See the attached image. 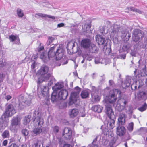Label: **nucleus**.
Listing matches in <instances>:
<instances>
[{
    "label": "nucleus",
    "mask_w": 147,
    "mask_h": 147,
    "mask_svg": "<svg viewBox=\"0 0 147 147\" xmlns=\"http://www.w3.org/2000/svg\"><path fill=\"white\" fill-rule=\"evenodd\" d=\"M59 128L57 126H55L54 128V131L56 132H58L59 131Z\"/></svg>",
    "instance_id": "50"
},
{
    "label": "nucleus",
    "mask_w": 147,
    "mask_h": 147,
    "mask_svg": "<svg viewBox=\"0 0 147 147\" xmlns=\"http://www.w3.org/2000/svg\"><path fill=\"white\" fill-rule=\"evenodd\" d=\"M34 121L38 123V128L34 129L33 131V132L36 135H37L42 131L41 127L44 123V120L43 119L38 116L35 118Z\"/></svg>",
    "instance_id": "8"
},
{
    "label": "nucleus",
    "mask_w": 147,
    "mask_h": 147,
    "mask_svg": "<svg viewBox=\"0 0 147 147\" xmlns=\"http://www.w3.org/2000/svg\"><path fill=\"white\" fill-rule=\"evenodd\" d=\"M130 45H125L123 46L122 49L124 51H127L129 48Z\"/></svg>",
    "instance_id": "46"
},
{
    "label": "nucleus",
    "mask_w": 147,
    "mask_h": 147,
    "mask_svg": "<svg viewBox=\"0 0 147 147\" xmlns=\"http://www.w3.org/2000/svg\"><path fill=\"white\" fill-rule=\"evenodd\" d=\"M103 109V107L99 105L94 106L92 107V110L98 113H101Z\"/></svg>",
    "instance_id": "25"
},
{
    "label": "nucleus",
    "mask_w": 147,
    "mask_h": 147,
    "mask_svg": "<svg viewBox=\"0 0 147 147\" xmlns=\"http://www.w3.org/2000/svg\"><path fill=\"white\" fill-rule=\"evenodd\" d=\"M3 80V75L0 74V82H1Z\"/></svg>",
    "instance_id": "58"
},
{
    "label": "nucleus",
    "mask_w": 147,
    "mask_h": 147,
    "mask_svg": "<svg viewBox=\"0 0 147 147\" xmlns=\"http://www.w3.org/2000/svg\"><path fill=\"white\" fill-rule=\"evenodd\" d=\"M126 132L125 128L122 125L118 126L116 128V133L120 136H123Z\"/></svg>",
    "instance_id": "17"
},
{
    "label": "nucleus",
    "mask_w": 147,
    "mask_h": 147,
    "mask_svg": "<svg viewBox=\"0 0 147 147\" xmlns=\"http://www.w3.org/2000/svg\"><path fill=\"white\" fill-rule=\"evenodd\" d=\"M146 138V140L147 141V134H146L144 137V139Z\"/></svg>",
    "instance_id": "64"
},
{
    "label": "nucleus",
    "mask_w": 147,
    "mask_h": 147,
    "mask_svg": "<svg viewBox=\"0 0 147 147\" xmlns=\"http://www.w3.org/2000/svg\"><path fill=\"white\" fill-rule=\"evenodd\" d=\"M58 99V95L57 96V93L55 92H53L51 95V101L53 102H56Z\"/></svg>",
    "instance_id": "33"
},
{
    "label": "nucleus",
    "mask_w": 147,
    "mask_h": 147,
    "mask_svg": "<svg viewBox=\"0 0 147 147\" xmlns=\"http://www.w3.org/2000/svg\"><path fill=\"white\" fill-rule=\"evenodd\" d=\"M35 147H38V143H37L35 144Z\"/></svg>",
    "instance_id": "63"
},
{
    "label": "nucleus",
    "mask_w": 147,
    "mask_h": 147,
    "mask_svg": "<svg viewBox=\"0 0 147 147\" xmlns=\"http://www.w3.org/2000/svg\"><path fill=\"white\" fill-rule=\"evenodd\" d=\"M109 84H110V85H112L114 82H113V81L112 80H110L109 81Z\"/></svg>",
    "instance_id": "60"
},
{
    "label": "nucleus",
    "mask_w": 147,
    "mask_h": 147,
    "mask_svg": "<svg viewBox=\"0 0 147 147\" xmlns=\"http://www.w3.org/2000/svg\"><path fill=\"white\" fill-rule=\"evenodd\" d=\"M97 140H101V136L100 135L96 137V140L95 139L94 140L92 144V145H89L87 147H98L97 144L96 142V141ZM83 147H85L84 146Z\"/></svg>",
    "instance_id": "28"
},
{
    "label": "nucleus",
    "mask_w": 147,
    "mask_h": 147,
    "mask_svg": "<svg viewBox=\"0 0 147 147\" xmlns=\"http://www.w3.org/2000/svg\"><path fill=\"white\" fill-rule=\"evenodd\" d=\"M116 97L115 96V93L112 94L111 96H109L107 97V99L104 100L103 101L106 103L105 104V113L109 118H115L113 112L111 108V106L109 104H113L114 106V103L116 99Z\"/></svg>",
    "instance_id": "1"
},
{
    "label": "nucleus",
    "mask_w": 147,
    "mask_h": 147,
    "mask_svg": "<svg viewBox=\"0 0 147 147\" xmlns=\"http://www.w3.org/2000/svg\"><path fill=\"white\" fill-rule=\"evenodd\" d=\"M96 42L99 45H107L108 40L102 36L100 35H97L95 37Z\"/></svg>",
    "instance_id": "12"
},
{
    "label": "nucleus",
    "mask_w": 147,
    "mask_h": 147,
    "mask_svg": "<svg viewBox=\"0 0 147 147\" xmlns=\"http://www.w3.org/2000/svg\"><path fill=\"white\" fill-rule=\"evenodd\" d=\"M109 24L108 25H105L104 26H102L100 28V33L102 34L103 35L104 34H106L108 33L109 28V27L111 26L110 23L109 22Z\"/></svg>",
    "instance_id": "21"
},
{
    "label": "nucleus",
    "mask_w": 147,
    "mask_h": 147,
    "mask_svg": "<svg viewBox=\"0 0 147 147\" xmlns=\"http://www.w3.org/2000/svg\"><path fill=\"white\" fill-rule=\"evenodd\" d=\"M17 13L19 17L21 18L24 16L23 11L19 8H18L17 9Z\"/></svg>",
    "instance_id": "41"
},
{
    "label": "nucleus",
    "mask_w": 147,
    "mask_h": 147,
    "mask_svg": "<svg viewBox=\"0 0 147 147\" xmlns=\"http://www.w3.org/2000/svg\"><path fill=\"white\" fill-rule=\"evenodd\" d=\"M89 95V92L88 90H83L81 92V96L82 98L84 99L88 98Z\"/></svg>",
    "instance_id": "31"
},
{
    "label": "nucleus",
    "mask_w": 147,
    "mask_h": 147,
    "mask_svg": "<svg viewBox=\"0 0 147 147\" xmlns=\"http://www.w3.org/2000/svg\"><path fill=\"white\" fill-rule=\"evenodd\" d=\"M134 124L133 122L129 123L128 125L127 128V130L130 132H131L133 130Z\"/></svg>",
    "instance_id": "39"
},
{
    "label": "nucleus",
    "mask_w": 147,
    "mask_h": 147,
    "mask_svg": "<svg viewBox=\"0 0 147 147\" xmlns=\"http://www.w3.org/2000/svg\"><path fill=\"white\" fill-rule=\"evenodd\" d=\"M63 147H72L71 146L68 144H65Z\"/></svg>",
    "instance_id": "54"
},
{
    "label": "nucleus",
    "mask_w": 147,
    "mask_h": 147,
    "mask_svg": "<svg viewBox=\"0 0 147 147\" xmlns=\"http://www.w3.org/2000/svg\"><path fill=\"white\" fill-rule=\"evenodd\" d=\"M44 49L43 45L41 44H39L38 47L36 49V51L38 52V54L40 55V57L41 59L43 60L44 62H46L47 59L48 58L47 57V54L45 53L44 52L41 53Z\"/></svg>",
    "instance_id": "10"
},
{
    "label": "nucleus",
    "mask_w": 147,
    "mask_h": 147,
    "mask_svg": "<svg viewBox=\"0 0 147 147\" xmlns=\"http://www.w3.org/2000/svg\"><path fill=\"white\" fill-rule=\"evenodd\" d=\"M108 128L106 127L105 125H102L101 127V129L102 130V133L105 135H108L109 137L112 138V140L109 144L110 147H113L112 146L116 141L117 138L113 137V134L112 130L110 129H108Z\"/></svg>",
    "instance_id": "6"
},
{
    "label": "nucleus",
    "mask_w": 147,
    "mask_h": 147,
    "mask_svg": "<svg viewBox=\"0 0 147 147\" xmlns=\"http://www.w3.org/2000/svg\"><path fill=\"white\" fill-rule=\"evenodd\" d=\"M111 30L110 31V35L111 38H116L118 36V28L115 25L111 27Z\"/></svg>",
    "instance_id": "14"
},
{
    "label": "nucleus",
    "mask_w": 147,
    "mask_h": 147,
    "mask_svg": "<svg viewBox=\"0 0 147 147\" xmlns=\"http://www.w3.org/2000/svg\"><path fill=\"white\" fill-rule=\"evenodd\" d=\"M30 116L28 115L27 116H25L23 120V124L25 125H26L30 121Z\"/></svg>",
    "instance_id": "37"
},
{
    "label": "nucleus",
    "mask_w": 147,
    "mask_h": 147,
    "mask_svg": "<svg viewBox=\"0 0 147 147\" xmlns=\"http://www.w3.org/2000/svg\"><path fill=\"white\" fill-rule=\"evenodd\" d=\"M49 79L50 80L48 83V86H50L52 85L55 82V79L52 77H50L48 79Z\"/></svg>",
    "instance_id": "40"
},
{
    "label": "nucleus",
    "mask_w": 147,
    "mask_h": 147,
    "mask_svg": "<svg viewBox=\"0 0 147 147\" xmlns=\"http://www.w3.org/2000/svg\"><path fill=\"white\" fill-rule=\"evenodd\" d=\"M7 143L8 141L7 140H5L3 141L2 144L4 146H6L7 145Z\"/></svg>",
    "instance_id": "52"
},
{
    "label": "nucleus",
    "mask_w": 147,
    "mask_h": 147,
    "mask_svg": "<svg viewBox=\"0 0 147 147\" xmlns=\"http://www.w3.org/2000/svg\"><path fill=\"white\" fill-rule=\"evenodd\" d=\"M102 60H103V59H98V58H96L95 61V63L96 64H98V63L102 64L104 62L103 61H101Z\"/></svg>",
    "instance_id": "45"
},
{
    "label": "nucleus",
    "mask_w": 147,
    "mask_h": 147,
    "mask_svg": "<svg viewBox=\"0 0 147 147\" xmlns=\"http://www.w3.org/2000/svg\"><path fill=\"white\" fill-rule=\"evenodd\" d=\"M16 113V111L13 105L9 104L7 106L5 112L2 115L1 119L4 121H8V117L12 116Z\"/></svg>",
    "instance_id": "4"
},
{
    "label": "nucleus",
    "mask_w": 147,
    "mask_h": 147,
    "mask_svg": "<svg viewBox=\"0 0 147 147\" xmlns=\"http://www.w3.org/2000/svg\"><path fill=\"white\" fill-rule=\"evenodd\" d=\"M54 40V38L52 37H49L48 38V41L46 43L47 45H49Z\"/></svg>",
    "instance_id": "44"
},
{
    "label": "nucleus",
    "mask_w": 147,
    "mask_h": 147,
    "mask_svg": "<svg viewBox=\"0 0 147 147\" xmlns=\"http://www.w3.org/2000/svg\"><path fill=\"white\" fill-rule=\"evenodd\" d=\"M82 47L84 48L88 49L90 51H92L93 52L97 51L98 49L94 44H91V41L89 39H84L83 40L81 43Z\"/></svg>",
    "instance_id": "5"
},
{
    "label": "nucleus",
    "mask_w": 147,
    "mask_h": 147,
    "mask_svg": "<svg viewBox=\"0 0 147 147\" xmlns=\"http://www.w3.org/2000/svg\"><path fill=\"white\" fill-rule=\"evenodd\" d=\"M125 114L121 115L118 119V120L119 123H121L122 125H123L125 123Z\"/></svg>",
    "instance_id": "32"
},
{
    "label": "nucleus",
    "mask_w": 147,
    "mask_h": 147,
    "mask_svg": "<svg viewBox=\"0 0 147 147\" xmlns=\"http://www.w3.org/2000/svg\"><path fill=\"white\" fill-rule=\"evenodd\" d=\"M41 88V94L43 97H46L47 100L46 104L47 105H49L50 103L48 99L49 97L48 96L49 87H47L45 86H42Z\"/></svg>",
    "instance_id": "13"
},
{
    "label": "nucleus",
    "mask_w": 147,
    "mask_h": 147,
    "mask_svg": "<svg viewBox=\"0 0 147 147\" xmlns=\"http://www.w3.org/2000/svg\"><path fill=\"white\" fill-rule=\"evenodd\" d=\"M7 121L2 120L1 118L0 119V132L2 131L7 126Z\"/></svg>",
    "instance_id": "26"
},
{
    "label": "nucleus",
    "mask_w": 147,
    "mask_h": 147,
    "mask_svg": "<svg viewBox=\"0 0 147 147\" xmlns=\"http://www.w3.org/2000/svg\"><path fill=\"white\" fill-rule=\"evenodd\" d=\"M23 134L25 136H27L28 134V131L26 129H23L22 130Z\"/></svg>",
    "instance_id": "48"
},
{
    "label": "nucleus",
    "mask_w": 147,
    "mask_h": 147,
    "mask_svg": "<svg viewBox=\"0 0 147 147\" xmlns=\"http://www.w3.org/2000/svg\"><path fill=\"white\" fill-rule=\"evenodd\" d=\"M72 131L71 129L67 127L64 128L62 134L63 136L66 139H69L71 137Z\"/></svg>",
    "instance_id": "15"
},
{
    "label": "nucleus",
    "mask_w": 147,
    "mask_h": 147,
    "mask_svg": "<svg viewBox=\"0 0 147 147\" xmlns=\"http://www.w3.org/2000/svg\"><path fill=\"white\" fill-rule=\"evenodd\" d=\"M88 128L87 127H85L84 128V133H86L88 131Z\"/></svg>",
    "instance_id": "55"
},
{
    "label": "nucleus",
    "mask_w": 147,
    "mask_h": 147,
    "mask_svg": "<svg viewBox=\"0 0 147 147\" xmlns=\"http://www.w3.org/2000/svg\"><path fill=\"white\" fill-rule=\"evenodd\" d=\"M130 35L129 32H124L123 35V40L126 41L128 40L129 38L130 37Z\"/></svg>",
    "instance_id": "36"
},
{
    "label": "nucleus",
    "mask_w": 147,
    "mask_h": 147,
    "mask_svg": "<svg viewBox=\"0 0 147 147\" xmlns=\"http://www.w3.org/2000/svg\"><path fill=\"white\" fill-rule=\"evenodd\" d=\"M1 136L3 138H9L10 136V133L8 130H5L2 133Z\"/></svg>",
    "instance_id": "34"
},
{
    "label": "nucleus",
    "mask_w": 147,
    "mask_h": 147,
    "mask_svg": "<svg viewBox=\"0 0 147 147\" xmlns=\"http://www.w3.org/2000/svg\"><path fill=\"white\" fill-rule=\"evenodd\" d=\"M60 45H59V47L57 49L55 53L53 51L56 45H54L50 48L48 52V58L49 59L58 60L62 57L64 49L62 47H61Z\"/></svg>",
    "instance_id": "2"
},
{
    "label": "nucleus",
    "mask_w": 147,
    "mask_h": 147,
    "mask_svg": "<svg viewBox=\"0 0 147 147\" xmlns=\"http://www.w3.org/2000/svg\"><path fill=\"white\" fill-rule=\"evenodd\" d=\"M12 98V96L9 95H7L5 97V99L7 100L8 101L10 100Z\"/></svg>",
    "instance_id": "51"
},
{
    "label": "nucleus",
    "mask_w": 147,
    "mask_h": 147,
    "mask_svg": "<svg viewBox=\"0 0 147 147\" xmlns=\"http://www.w3.org/2000/svg\"><path fill=\"white\" fill-rule=\"evenodd\" d=\"M20 119L17 117H13L11 121V125L10 127V129L12 131L16 130V127L19 126L20 124Z\"/></svg>",
    "instance_id": "11"
},
{
    "label": "nucleus",
    "mask_w": 147,
    "mask_h": 147,
    "mask_svg": "<svg viewBox=\"0 0 147 147\" xmlns=\"http://www.w3.org/2000/svg\"><path fill=\"white\" fill-rule=\"evenodd\" d=\"M31 103L30 101H19L18 107V109H22L24 108L27 105H29Z\"/></svg>",
    "instance_id": "20"
},
{
    "label": "nucleus",
    "mask_w": 147,
    "mask_h": 147,
    "mask_svg": "<svg viewBox=\"0 0 147 147\" xmlns=\"http://www.w3.org/2000/svg\"><path fill=\"white\" fill-rule=\"evenodd\" d=\"M126 112L129 114H131L132 112V108L131 107L129 106L127 108Z\"/></svg>",
    "instance_id": "47"
},
{
    "label": "nucleus",
    "mask_w": 147,
    "mask_h": 147,
    "mask_svg": "<svg viewBox=\"0 0 147 147\" xmlns=\"http://www.w3.org/2000/svg\"><path fill=\"white\" fill-rule=\"evenodd\" d=\"M35 63L34 62V63L31 65V68L32 69H34L35 68Z\"/></svg>",
    "instance_id": "57"
},
{
    "label": "nucleus",
    "mask_w": 147,
    "mask_h": 147,
    "mask_svg": "<svg viewBox=\"0 0 147 147\" xmlns=\"http://www.w3.org/2000/svg\"><path fill=\"white\" fill-rule=\"evenodd\" d=\"M58 95L59 99L65 100L68 95V92L65 89L61 90L59 92Z\"/></svg>",
    "instance_id": "16"
},
{
    "label": "nucleus",
    "mask_w": 147,
    "mask_h": 147,
    "mask_svg": "<svg viewBox=\"0 0 147 147\" xmlns=\"http://www.w3.org/2000/svg\"><path fill=\"white\" fill-rule=\"evenodd\" d=\"M79 112L78 110L76 109H70L69 111V114L71 118H74L76 117L78 115Z\"/></svg>",
    "instance_id": "23"
},
{
    "label": "nucleus",
    "mask_w": 147,
    "mask_h": 147,
    "mask_svg": "<svg viewBox=\"0 0 147 147\" xmlns=\"http://www.w3.org/2000/svg\"><path fill=\"white\" fill-rule=\"evenodd\" d=\"M64 26V23H59L57 25V26L58 27H63Z\"/></svg>",
    "instance_id": "53"
},
{
    "label": "nucleus",
    "mask_w": 147,
    "mask_h": 147,
    "mask_svg": "<svg viewBox=\"0 0 147 147\" xmlns=\"http://www.w3.org/2000/svg\"><path fill=\"white\" fill-rule=\"evenodd\" d=\"M9 147H17V146L16 144H13V146H11Z\"/></svg>",
    "instance_id": "62"
},
{
    "label": "nucleus",
    "mask_w": 147,
    "mask_h": 147,
    "mask_svg": "<svg viewBox=\"0 0 147 147\" xmlns=\"http://www.w3.org/2000/svg\"><path fill=\"white\" fill-rule=\"evenodd\" d=\"M147 107V105L145 103L142 106L138 108V110L140 111L143 112L146 110Z\"/></svg>",
    "instance_id": "42"
},
{
    "label": "nucleus",
    "mask_w": 147,
    "mask_h": 147,
    "mask_svg": "<svg viewBox=\"0 0 147 147\" xmlns=\"http://www.w3.org/2000/svg\"><path fill=\"white\" fill-rule=\"evenodd\" d=\"M9 39L11 42H15V43L17 44H19L20 43L19 38L17 35H10L9 36Z\"/></svg>",
    "instance_id": "24"
},
{
    "label": "nucleus",
    "mask_w": 147,
    "mask_h": 147,
    "mask_svg": "<svg viewBox=\"0 0 147 147\" xmlns=\"http://www.w3.org/2000/svg\"><path fill=\"white\" fill-rule=\"evenodd\" d=\"M91 95L92 99H94V101H97L100 100V98L99 96L96 94H95L94 95H93L92 94Z\"/></svg>",
    "instance_id": "43"
},
{
    "label": "nucleus",
    "mask_w": 147,
    "mask_h": 147,
    "mask_svg": "<svg viewBox=\"0 0 147 147\" xmlns=\"http://www.w3.org/2000/svg\"><path fill=\"white\" fill-rule=\"evenodd\" d=\"M7 63L6 62H3L1 61H0V69L2 67L6 66L7 65Z\"/></svg>",
    "instance_id": "49"
},
{
    "label": "nucleus",
    "mask_w": 147,
    "mask_h": 147,
    "mask_svg": "<svg viewBox=\"0 0 147 147\" xmlns=\"http://www.w3.org/2000/svg\"><path fill=\"white\" fill-rule=\"evenodd\" d=\"M140 30L138 29H135L133 33L132 38L133 40L136 42L138 41L140 36Z\"/></svg>",
    "instance_id": "19"
},
{
    "label": "nucleus",
    "mask_w": 147,
    "mask_h": 147,
    "mask_svg": "<svg viewBox=\"0 0 147 147\" xmlns=\"http://www.w3.org/2000/svg\"><path fill=\"white\" fill-rule=\"evenodd\" d=\"M48 71L49 68L48 66L43 65L41 67L36 75V76L38 78V83H40L43 81L48 80L51 76L50 74H48Z\"/></svg>",
    "instance_id": "3"
},
{
    "label": "nucleus",
    "mask_w": 147,
    "mask_h": 147,
    "mask_svg": "<svg viewBox=\"0 0 147 147\" xmlns=\"http://www.w3.org/2000/svg\"><path fill=\"white\" fill-rule=\"evenodd\" d=\"M113 91H114L115 92H116L117 93H119V94L120 93V92L119 90L118 89H115L113 90Z\"/></svg>",
    "instance_id": "56"
},
{
    "label": "nucleus",
    "mask_w": 147,
    "mask_h": 147,
    "mask_svg": "<svg viewBox=\"0 0 147 147\" xmlns=\"http://www.w3.org/2000/svg\"><path fill=\"white\" fill-rule=\"evenodd\" d=\"M80 91V88L76 87L75 89V91L71 94V96L69 99V105H71L74 104L77 100V98Z\"/></svg>",
    "instance_id": "7"
},
{
    "label": "nucleus",
    "mask_w": 147,
    "mask_h": 147,
    "mask_svg": "<svg viewBox=\"0 0 147 147\" xmlns=\"http://www.w3.org/2000/svg\"><path fill=\"white\" fill-rule=\"evenodd\" d=\"M138 97L139 99H145L146 98V93L144 92H140L138 94Z\"/></svg>",
    "instance_id": "35"
},
{
    "label": "nucleus",
    "mask_w": 147,
    "mask_h": 147,
    "mask_svg": "<svg viewBox=\"0 0 147 147\" xmlns=\"http://www.w3.org/2000/svg\"><path fill=\"white\" fill-rule=\"evenodd\" d=\"M115 118H109V122L107 123V127L111 130L112 129L115 127Z\"/></svg>",
    "instance_id": "22"
},
{
    "label": "nucleus",
    "mask_w": 147,
    "mask_h": 147,
    "mask_svg": "<svg viewBox=\"0 0 147 147\" xmlns=\"http://www.w3.org/2000/svg\"><path fill=\"white\" fill-rule=\"evenodd\" d=\"M71 43H69L67 45V50L69 49V46L70 45H71Z\"/></svg>",
    "instance_id": "61"
},
{
    "label": "nucleus",
    "mask_w": 147,
    "mask_h": 147,
    "mask_svg": "<svg viewBox=\"0 0 147 147\" xmlns=\"http://www.w3.org/2000/svg\"><path fill=\"white\" fill-rule=\"evenodd\" d=\"M89 57V56L88 55H87L86 56V59L87 60L90 61L92 59V58L91 57Z\"/></svg>",
    "instance_id": "59"
},
{
    "label": "nucleus",
    "mask_w": 147,
    "mask_h": 147,
    "mask_svg": "<svg viewBox=\"0 0 147 147\" xmlns=\"http://www.w3.org/2000/svg\"><path fill=\"white\" fill-rule=\"evenodd\" d=\"M35 16L36 18H38V16H40L42 17L45 18H46L47 17L49 18L52 19V20L55 19V17L53 16H51L50 15H48L42 13H36L35 14Z\"/></svg>",
    "instance_id": "27"
},
{
    "label": "nucleus",
    "mask_w": 147,
    "mask_h": 147,
    "mask_svg": "<svg viewBox=\"0 0 147 147\" xmlns=\"http://www.w3.org/2000/svg\"><path fill=\"white\" fill-rule=\"evenodd\" d=\"M137 81L135 80V78H133L132 79L131 77L129 76L127 77L126 81L125 83V86H124L123 83H122V85L123 88H125L126 87H128L130 85H131V87L132 88L134 86L135 88H137Z\"/></svg>",
    "instance_id": "9"
},
{
    "label": "nucleus",
    "mask_w": 147,
    "mask_h": 147,
    "mask_svg": "<svg viewBox=\"0 0 147 147\" xmlns=\"http://www.w3.org/2000/svg\"><path fill=\"white\" fill-rule=\"evenodd\" d=\"M63 86V84L61 83H57L52 87L54 92H55L61 88Z\"/></svg>",
    "instance_id": "29"
},
{
    "label": "nucleus",
    "mask_w": 147,
    "mask_h": 147,
    "mask_svg": "<svg viewBox=\"0 0 147 147\" xmlns=\"http://www.w3.org/2000/svg\"><path fill=\"white\" fill-rule=\"evenodd\" d=\"M82 27L83 31L87 32L90 30V26L89 24H85Z\"/></svg>",
    "instance_id": "38"
},
{
    "label": "nucleus",
    "mask_w": 147,
    "mask_h": 147,
    "mask_svg": "<svg viewBox=\"0 0 147 147\" xmlns=\"http://www.w3.org/2000/svg\"><path fill=\"white\" fill-rule=\"evenodd\" d=\"M125 12H128L130 11L138 13H141V11L139 9H135L133 7H130L126 8L125 9Z\"/></svg>",
    "instance_id": "30"
},
{
    "label": "nucleus",
    "mask_w": 147,
    "mask_h": 147,
    "mask_svg": "<svg viewBox=\"0 0 147 147\" xmlns=\"http://www.w3.org/2000/svg\"><path fill=\"white\" fill-rule=\"evenodd\" d=\"M122 103L125 105L127 103V102L126 101L123 102L121 99L119 100L118 101L117 104L115 107V109L119 111H121L125 107L124 106L121 105V104Z\"/></svg>",
    "instance_id": "18"
}]
</instances>
